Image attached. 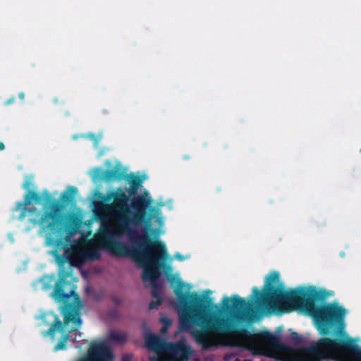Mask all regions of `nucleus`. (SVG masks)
<instances>
[{
  "label": "nucleus",
  "mask_w": 361,
  "mask_h": 361,
  "mask_svg": "<svg viewBox=\"0 0 361 361\" xmlns=\"http://www.w3.org/2000/svg\"><path fill=\"white\" fill-rule=\"evenodd\" d=\"M149 194L145 192L134 199L131 208L127 197L122 192L111 204L97 203L96 214L100 221L98 232L87 242L81 238L65 250L64 259L56 256L58 264L67 263L80 266L87 260L100 257V248L106 249L118 256H130L143 269L142 279L145 286H152V293L157 301L149 304L154 309L161 303L157 294V280L162 265L160 262L168 259L165 245L160 241L152 242L149 235L159 236L163 233L164 218L159 209L153 210L149 221H145L146 209L151 204Z\"/></svg>",
  "instance_id": "obj_1"
},
{
  "label": "nucleus",
  "mask_w": 361,
  "mask_h": 361,
  "mask_svg": "<svg viewBox=\"0 0 361 361\" xmlns=\"http://www.w3.org/2000/svg\"><path fill=\"white\" fill-rule=\"evenodd\" d=\"M229 326V319L219 314V345L246 348L255 354L284 361H320L325 358L336 361H361V349L351 343L341 344L324 338L308 348L295 349L281 343L276 336L268 332L253 335L233 332L223 335Z\"/></svg>",
  "instance_id": "obj_2"
},
{
  "label": "nucleus",
  "mask_w": 361,
  "mask_h": 361,
  "mask_svg": "<svg viewBox=\"0 0 361 361\" xmlns=\"http://www.w3.org/2000/svg\"><path fill=\"white\" fill-rule=\"evenodd\" d=\"M253 295L259 298L260 303L267 310L290 312L300 307H305L315 319L321 334H326V325L337 321L344 329V317L347 311L342 307L332 303L322 307H315L313 302L304 301L299 290H286L279 281V274L271 272L266 279V284L259 293L257 288L253 289Z\"/></svg>",
  "instance_id": "obj_3"
},
{
  "label": "nucleus",
  "mask_w": 361,
  "mask_h": 361,
  "mask_svg": "<svg viewBox=\"0 0 361 361\" xmlns=\"http://www.w3.org/2000/svg\"><path fill=\"white\" fill-rule=\"evenodd\" d=\"M70 276L71 271L65 272L61 270L59 280L51 293L55 300L67 303L63 310L64 326H63L59 317L54 314L51 312L44 314L42 316V319L47 325L51 326L44 335H54L56 331H61L63 328L66 331H75L82 324L80 310L82 305L79 296L74 291V286L66 281Z\"/></svg>",
  "instance_id": "obj_4"
},
{
  "label": "nucleus",
  "mask_w": 361,
  "mask_h": 361,
  "mask_svg": "<svg viewBox=\"0 0 361 361\" xmlns=\"http://www.w3.org/2000/svg\"><path fill=\"white\" fill-rule=\"evenodd\" d=\"M224 307L231 309L233 317L238 322H252L256 317L252 309V302H246L244 299L235 295L231 298L224 297L222 300Z\"/></svg>",
  "instance_id": "obj_5"
},
{
  "label": "nucleus",
  "mask_w": 361,
  "mask_h": 361,
  "mask_svg": "<svg viewBox=\"0 0 361 361\" xmlns=\"http://www.w3.org/2000/svg\"><path fill=\"white\" fill-rule=\"evenodd\" d=\"M39 220L31 219L39 224L44 230L49 229L53 233H60L62 226L63 216L59 205H52L45 209L44 214L40 215Z\"/></svg>",
  "instance_id": "obj_6"
},
{
  "label": "nucleus",
  "mask_w": 361,
  "mask_h": 361,
  "mask_svg": "<svg viewBox=\"0 0 361 361\" xmlns=\"http://www.w3.org/2000/svg\"><path fill=\"white\" fill-rule=\"evenodd\" d=\"M167 352L171 354L175 361H187L193 353L192 349L181 341L178 343H169Z\"/></svg>",
  "instance_id": "obj_7"
},
{
  "label": "nucleus",
  "mask_w": 361,
  "mask_h": 361,
  "mask_svg": "<svg viewBox=\"0 0 361 361\" xmlns=\"http://www.w3.org/2000/svg\"><path fill=\"white\" fill-rule=\"evenodd\" d=\"M145 343L147 346L154 353H166L170 343H166L163 338L154 334H147L145 336Z\"/></svg>",
  "instance_id": "obj_8"
},
{
  "label": "nucleus",
  "mask_w": 361,
  "mask_h": 361,
  "mask_svg": "<svg viewBox=\"0 0 361 361\" xmlns=\"http://www.w3.org/2000/svg\"><path fill=\"white\" fill-rule=\"evenodd\" d=\"M33 202L35 203H38L39 202V197L36 193L29 191L25 197L24 202L19 203L18 206L20 207V205H25V206L30 205Z\"/></svg>",
  "instance_id": "obj_9"
},
{
  "label": "nucleus",
  "mask_w": 361,
  "mask_h": 361,
  "mask_svg": "<svg viewBox=\"0 0 361 361\" xmlns=\"http://www.w3.org/2000/svg\"><path fill=\"white\" fill-rule=\"evenodd\" d=\"M77 189L74 187L69 186L67 188V190L64 191L61 195V200L63 202L68 201L71 197H73L77 193Z\"/></svg>",
  "instance_id": "obj_10"
},
{
  "label": "nucleus",
  "mask_w": 361,
  "mask_h": 361,
  "mask_svg": "<svg viewBox=\"0 0 361 361\" xmlns=\"http://www.w3.org/2000/svg\"><path fill=\"white\" fill-rule=\"evenodd\" d=\"M109 338L118 343H122L126 341V335L121 332L111 331L109 334Z\"/></svg>",
  "instance_id": "obj_11"
},
{
  "label": "nucleus",
  "mask_w": 361,
  "mask_h": 361,
  "mask_svg": "<svg viewBox=\"0 0 361 361\" xmlns=\"http://www.w3.org/2000/svg\"><path fill=\"white\" fill-rule=\"evenodd\" d=\"M54 276H44L42 279V285H43V288L44 290H47V289H49L51 286H52V283L54 282Z\"/></svg>",
  "instance_id": "obj_12"
},
{
  "label": "nucleus",
  "mask_w": 361,
  "mask_h": 361,
  "mask_svg": "<svg viewBox=\"0 0 361 361\" xmlns=\"http://www.w3.org/2000/svg\"><path fill=\"white\" fill-rule=\"evenodd\" d=\"M142 180L143 179H141L140 178L135 176L134 175H130L128 176L129 183L131 184L132 185H135V186L139 187L140 185V184L142 183Z\"/></svg>",
  "instance_id": "obj_13"
},
{
  "label": "nucleus",
  "mask_w": 361,
  "mask_h": 361,
  "mask_svg": "<svg viewBox=\"0 0 361 361\" xmlns=\"http://www.w3.org/2000/svg\"><path fill=\"white\" fill-rule=\"evenodd\" d=\"M164 353H156L153 356H150L149 359L150 361H166L164 355Z\"/></svg>",
  "instance_id": "obj_14"
},
{
  "label": "nucleus",
  "mask_w": 361,
  "mask_h": 361,
  "mask_svg": "<svg viewBox=\"0 0 361 361\" xmlns=\"http://www.w3.org/2000/svg\"><path fill=\"white\" fill-rule=\"evenodd\" d=\"M68 340V337H66L64 341L63 342H61L59 343H58L55 348H54V350H61V349H63L65 348V342Z\"/></svg>",
  "instance_id": "obj_15"
},
{
  "label": "nucleus",
  "mask_w": 361,
  "mask_h": 361,
  "mask_svg": "<svg viewBox=\"0 0 361 361\" xmlns=\"http://www.w3.org/2000/svg\"><path fill=\"white\" fill-rule=\"evenodd\" d=\"M161 322L163 323L164 326L169 327L171 325V320L169 318H162Z\"/></svg>",
  "instance_id": "obj_16"
},
{
  "label": "nucleus",
  "mask_w": 361,
  "mask_h": 361,
  "mask_svg": "<svg viewBox=\"0 0 361 361\" xmlns=\"http://www.w3.org/2000/svg\"><path fill=\"white\" fill-rule=\"evenodd\" d=\"M137 189H138V186L131 185L130 193L131 195H135L137 192Z\"/></svg>",
  "instance_id": "obj_17"
},
{
  "label": "nucleus",
  "mask_w": 361,
  "mask_h": 361,
  "mask_svg": "<svg viewBox=\"0 0 361 361\" xmlns=\"http://www.w3.org/2000/svg\"><path fill=\"white\" fill-rule=\"evenodd\" d=\"M31 211L30 209H25L23 212L21 213L20 216V219H23L25 215H26V212H30Z\"/></svg>",
  "instance_id": "obj_18"
},
{
  "label": "nucleus",
  "mask_w": 361,
  "mask_h": 361,
  "mask_svg": "<svg viewBox=\"0 0 361 361\" xmlns=\"http://www.w3.org/2000/svg\"><path fill=\"white\" fill-rule=\"evenodd\" d=\"M175 257L179 260H183L185 259V257L179 253H176L175 255Z\"/></svg>",
  "instance_id": "obj_19"
},
{
  "label": "nucleus",
  "mask_w": 361,
  "mask_h": 361,
  "mask_svg": "<svg viewBox=\"0 0 361 361\" xmlns=\"http://www.w3.org/2000/svg\"><path fill=\"white\" fill-rule=\"evenodd\" d=\"M168 326H163V327L161 328V334H164L166 332L167 329H168Z\"/></svg>",
  "instance_id": "obj_20"
},
{
  "label": "nucleus",
  "mask_w": 361,
  "mask_h": 361,
  "mask_svg": "<svg viewBox=\"0 0 361 361\" xmlns=\"http://www.w3.org/2000/svg\"><path fill=\"white\" fill-rule=\"evenodd\" d=\"M166 269H167V271H169V272H171V271H172V267H171V266H168V267H166Z\"/></svg>",
  "instance_id": "obj_21"
},
{
  "label": "nucleus",
  "mask_w": 361,
  "mask_h": 361,
  "mask_svg": "<svg viewBox=\"0 0 361 361\" xmlns=\"http://www.w3.org/2000/svg\"><path fill=\"white\" fill-rule=\"evenodd\" d=\"M178 286H181V287H182L183 286H184V283H183L182 281H180V280H178Z\"/></svg>",
  "instance_id": "obj_22"
},
{
  "label": "nucleus",
  "mask_w": 361,
  "mask_h": 361,
  "mask_svg": "<svg viewBox=\"0 0 361 361\" xmlns=\"http://www.w3.org/2000/svg\"><path fill=\"white\" fill-rule=\"evenodd\" d=\"M4 149V145L2 142H0V149L2 150Z\"/></svg>",
  "instance_id": "obj_23"
},
{
  "label": "nucleus",
  "mask_w": 361,
  "mask_h": 361,
  "mask_svg": "<svg viewBox=\"0 0 361 361\" xmlns=\"http://www.w3.org/2000/svg\"><path fill=\"white\" fill-rule=\"evenodd\" d=\"M24 188H28V184H27V183H25V184L24 185Z\"/></svg>",
  "instance_id": "obj_24"
},
{
  "label": "nucleus",
  "mask_w": 361,
  "mask_h": 361,
  "mask_svg": "<svg viewBox=\"0 0 361 361\" xmlns=\"http://www.w3.org/2000/svg\"><path fill=\"white\" fill-rule=\"evenodd\" d=\"M128 360H129V358H127V357L123 358V361H128Z\"/></svg>",
  "instance_id": "obj_25"
},
{
  "label": "nucleus",
  "mask_w": 361,
  "mask_h": 361,
  "mask_svg": "<svg viewBox=\"0 0 361 361\" xmlns=\"http://www.w3.org/2000/svg\"><path fill=\"white\" fill-rule=\"evenodd\" d=\"M72 340H73V341H76V337H75V338H72Z\"/></svg>",
  "instance_id": "obj_26"
},
{
  "label": "nucleus",
  "mask_w": 361,
  "mask_h": 361,
  "mask_svg": "<svg viewBox=\"0 0 361 361\" xmlns=\"http://www.w3.org/2000/svg\"><path fill=\"white\" fill-rule=\"evenodd\" d=\"M206 293L209 294V293H211V291L210 290H207V291H206Z\"/></svg>",
  "instance_id": "obj_27"
},
{
  "label": "nucleus",
  "mask_w": 361,
  "mask_h": 361,
  "mask_svg": "<svg viewBox=\"0 0 361 361\" xmlns=\"http://www.w3.org/2000/svg\"><path fill=\"white\" fill-rule=\"evenodd\" d=\"M23 97H24L23 94H20V97H21V98H23Z\"/></svg>",
  "instance_id": "obj_28"
},
{
  "label": "nucleus",
  "mask_w": 361,
  "mask_h": 361,
  "mask_svg": "<svg viewBox=\"0 0 361 361\" xmlns=\"http://www.w3.org/2000/svg\"><path fill=\"white\" fill-rule=\"evenodd\" d=\"M293 336H297V334L293 333Z\"/></svg>",
  "instance_id": "obj_29"
},
{
  "label": "nucleus",
  "mask_w": 361,
  "mask_h": 361,
  "mask_svg": "<svg viewBox=\"0 0 361 361\" xmlns=\"http://www.w3.org/2000/svg\"><path fill=\"white\" fill-rule=\"evenodd\" d=\"M243 361H251V360H243Z\"/></svg>",
  "instance_id": "obj_30"
}]
</instances>
